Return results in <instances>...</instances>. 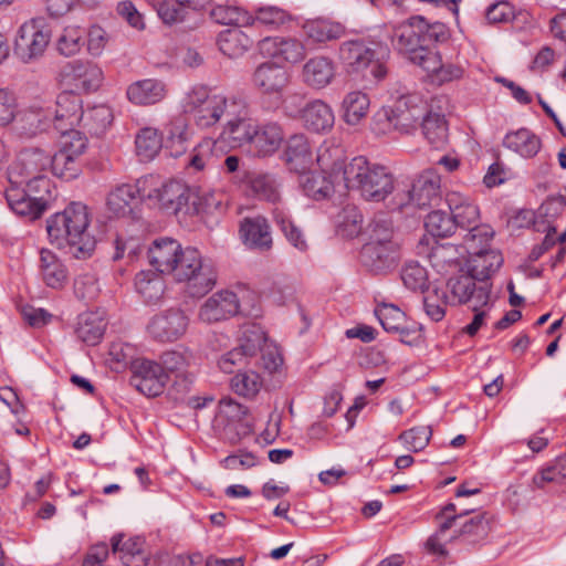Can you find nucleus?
Masks as SVG:
<instances>
[{
	"instance_id": "obj_30",
	"label": "nucleus",
	"mask_w": 566,
	"mask_h": 566,
	"mask_svg": "<svg viewBox=\"0 0 566 566\" xmlns=\"http://www.w3.org/2000/svg\"><path fill=\"white\" fill-rule=\"evenodd\" d=\"M40 274L43 282L52 289L63 287L69 279V272L62 261L50 250L40 251Z\"/></svg>"
},
{
	"instance_id": "obj_40",
	"label": "nucleus",
	"mask_w": 566,
	"mask_h": 566,
	"mask_svg": "<svg viewBox=\"0 0 566 566\" xmlns=\"http://www.w3.org/2000/svg\"><path fill=\"white\" fill-rule=\"evenodd\" d=\"M303 30L307 38L315 42L333 41L345 35V28L340 23L328 20L307 21Z\"/></svg>"
},
{
	"instance_id": "obj_37",
	"label": "nucleus",
	"mask_w": 566,
	"mask_h": 566,
	"mask_svg": "<svg viewBox=\"0 0 566 566\" xmlns=\"http://www.w3.org/2000/svg\"><path fill=\"white\" fill-rule=\"evenodd\" d=\"M420 122L427 140L434 148H442L448 142V125L444 116L427 111Z\"/></svg>"
},
{
	"instance_id": "obj_5",
	"label": "nucleus",
	"mask_w": 566,
	"mask_h": 566,
	"mask_svg": "<svg viewBox=\"0 0 566 566\" xmlns=\"http://www.w3.org/2000/svg\"><path fill=\"white\" fill-rule=\"evenodd\" d=\"M446 200L454 222V229L460 227L469 230L464 235L467 249H473V242L483 245L491 240L492 229L486 224H479L480 210L469 197L452 191L447 195Z\"/></svg>"
},
{
	"instance_id": "obj_6",
	"label": "nucleus",
	"mask_w": 566,
	"mask_h": 566,
	"mask_svg": "<svg viewBox=\"0 0 566 566\" xmlns=\"http://www.w3.org/2000/svg\"><path fill=\"white\" fill-rule=\"evenodd\" d=\"M440 177L432 170L421 174L410 189L397 190L388 203L391 210H403L408 207L430 208L440 201Z\"/></svg>"
},
{
	"instance_id": "obj_39",
	"label": "nucleus",
	"mask_w": 566,
	"mask_h": 566,
	"mask_svg": "<svg viewBox=\"0 0 566 566\" xmlns=\"http://www.w3.org/2000/svg\"><path fill=\"white\" fill-rule=\"evenodd\" d=\"M253 41L240 29H229L220 33L218 39L219 50L227 56L235 59L242 56Z\"/></svg>"
},
{
	"instance_id": "obj_38",
	"label": "nucleus",
	"mask_w": 566,
	"mask_h": 566,
	"mask_svg": "<svg viewBox=\"0 0 566 566\" xmlns=\"http://www.w3.org/2000/svg\"><path fill=\"white\" fill-rule=\"evenodd\" d=\"M370 101L366 93L353 91L345 95L342 108L343 118L349 125H357L365 118L369 111Z\"/></svg>"
},
{
	"instance_id": "obj_24",
	"label": "nucleus",
	"mask_w": 566,
	"mask_h": 566,
	"mask_svg": "<svg viewBox=\"0 0 566 566\" xmlns=\"http://www.w3.org/2000/svg\"><path fill=\"white\" fill-rule=\"evenodd\" d=\"M51 119V113L42 107H29L17 111L13 130L21 137L31 138L43 132Z\"/></svg>"
},
{
	"instance_id": "obj_59",
	"label": "nucleus",
	"mask_w": 566,
	"mask_h": 566,
	"mask_svg": "<svg viewBox=\"0 0 566 566\" xmlns=\"http://www.w3.org/2000/svg\"><path fill=\"white\" fill-rule=\"evenodd\" d=\"M84 33V30L75 25L64 28L56 43L59 52L65 56L76 54L81 50Z\"/></svg>"
},
{
	"instance_id": "obj_14",
	"label": "nucleus",
	"mask_w": 566,
	"mask_h": 566,
	"mask_svg": "<svg viewBox=\"0 0 566 566\" xmlns=\"http://www.w3.org/2000/svg\"><path fill=\"white\" fill-rule=\"evenodd\" d=\"M188 323V317L181 310L170 308L155 315L147 328L154 339L174 342L186 333Z\"/></svg>"
},
{
	"instance_id": "obj_56",
	"label": "nucleus",
	"mask_w": 566,
	"mask_h": 566,
	"mask_svg": "<svg viewBox=\"0 0 566 566\" xmlns=\"http://www.w3.org/2000/svg\"><path fill=\"white\" fill-rule=\"evenodd\" d=\"M274 218L287 241L298 251L305 252L308 244L301 229L282 211H275Z\"/></svg>"
},
{
	"instance_id": "obj_60",
	"label": "nucleus",
	"mask_w": 566,
	"mask_h": 566,
	"mask_svg": "<svg viewBox=\"0 0 566 566\" xmlns=\"http://www.w3.org/2000/svg\"><path fill=\"white\" fill-rule=\"evenodd\" d=\"M432 436V430L429 426L415 427L401 432L398 439L411 452L423 450Z\"/></svg>"
},
{
	"instance_id": "obj_49",
	"label": "nucleus",
	"mask_w": 566,
	"mask_h": 566,
	"mask_svg": "<svg viewBox=\"0 0 566 566\" xmlns=\"http://www.w3.org/2000/svg\"><path fill=\"white\" fill-rule=\"evenodd\" d=\"M368 241L366 243H395L392 221L385 213L374 217L367 228Z\"/></svg>"
},
{
	"instance_id": "obj_51",
	"label": "nucleus",
	"mask_w": 566,
	"mask_h": 566,
	"mask_svg": "<svg viewBox=\"0 0 566 566\" xmlns=\"http://www.w3.org/2000/svg\"><path fill=\"white\" fill-rule=\"evenodd\" d=\"M375 314L387 332L403 333L405 314L395 305L382 304L375 310Z\"/></svg>"
},
{
	"instance_id": "obj_52",
	"label": "nucleus",
	"mask_w": 566,
	"mask_h": 566,
	"mask_svg": "<svg viewBox=\"0 0 566 566\" xmlns=\"http://www.w3.org/2000/svg\"><path fill=\"white\" fill-rule=\"evenodd\" d=\"M426 230L433 237L446 238L454 232V222L452 217L444 211H431L424 221Z\"/></svg>"
},
{
	"instance_id": "obj_15",
	"label": "nucleus",
	"mask_w": 566,
	"mask_h": 566,
	"mask_svg": "<svg viewBox=\"0 0 566 566\" xmlns=\"http://www.w3.org/2000/svg\"><path fill=\"white\" fill-rule=\"evenodd\" d=\"M240 304L235 293L223 290L212 294L200 306L198 317L207 324L229 319L239 313Z\"/></svg>"
},
{
	"instance_id": "obj_62",
	"label": "nucleus",
	"mask_w": 566,
	"mask_h": 566,
	"mask_svg": "<svg viewBox=\"0 0 566 566\" xmlns=\"http://www.w3.org/2000/svg\"><path fill=\"white\" fill-rule=\"evenodd\" d=\"M566 207V197L563 195L549 197L538 209V217L546 224L543 230H549V226H554V221L563 213Z\"/></svg>"
},
{
	"instance_id": "obj_20",
	"label": "nucleus",
	"mask_w": 566,
	"mask_h": 566,
	"mask_svg": "<svg viewBox=\"0 0 566 566\" xmlns=\"http://www.w3.org/2000/svg\"><path fill=\"white\" fill-rule=\"evenodd\" d=\"M239 233L242 242L250 249L266 251L272 248L270 226L261 216L244 218L240 222Z\"/></svg>"
},
{
	"instance_id": "obj_63",
	"label": "nucleus",
	"mask_w": 566,
	"mask_h": 566,
	"mask_svg": "<svg viewBox=\"0 0 566 566\" xmlns=\"http://www.w3.org/2000/svg\"><path fill=\"white\" fill-rule=\"evenodd\" d=\"M409 60L422 67L430 75L431 80L442 63L439 53L429 50L427 45H423L420 50L412 54Z\"/></svg>"
},
{
	"instance_id": "obj_64",
	"label": "nucleus",
	"mask_w": 566,
	"mask_h": 566,
	"mask_svg": "<svg viewBox=\"0 0 566 566\" xmlns=\"http://www.w3.org/2000/svg\"><path fill=\"white\" fill-rule=\"evenodd\" d=\"M566 480V459H558L554 465L542 470L533 478L536 488H544L546 483H560Z\"/></svg>"
},
{
	"instance_id": "obj_35",
	"label": "nucleus",
	"mask_w": 566,
	"mask_h": 566,
	"mask_svg": "<svg viewBox=\"0 0 566 566\" xmlns=\"http://www.w3.org/2000/svg\"><path fill=\"white\" fill-rule=\"evenodd\" d=\"M186 282V292L191 297H201L209 293L217 283V273L209 262H205Z\"/></svg>"
},
{
	"instance_id": "obj_46",
	"label": "nucleus",
	"mask_w": 566,
	"mask_h": 566,
	"mask_svg": "<svg viewBox=\"0 0 566 566\" xmlns=\"http://www.w3.org/2000/svg\"><path fill=\"white\" fill-rule=\"evenodd\" d=\"M205 262L197 249L190 247L181 249L176 261V269H174L170 274H172L177 281H185L189 275L195 273L197 269H200V265Z\"/></svg>"
},
{
	"instance_id": "obj_23",
	"label": "nucleus",
	"mask_w": 566,
	"mask_h": 566,
	"mask_svg": "<svg viewBox=\"0 0 566 566\" xmlns=\"http://www.w3.org/2000/svg\"><path fill=\"white\" fill-rule=\"evenodd\" d=\"M474 509H467L463 512L457 513V506L453 503L444 505L436 515L438 521V530L426 542V548L429 553L446 556L448 554L444 546L441 544V538L455 523L457 520L473 512Z\"/></svg>"
},
{
	"instance_id": "obj_55",
	"label": "nucleus",
	"mask_w": 566,
	"mask_h": 566,
	"mask_svg": "<svg viewBox=\"0 0 566 566\" xmlns=\"http://www.w3.org/2000/svg\"><path fill=\"white\" fill-rule=\"evenodd\" d=\"M448 304H452V302L447 292L438 287L423 297L426 313L434 322H440L444 317Z\"/></svg>"
},
{
	"instance_id": "obj_43",
	"label": "nucleus",
	"mask_w": 566,
	"mask_h": 566,
	"mask_svg": "<svg viewBox=\"0 0 566 566\" xmlns=\"http://www.w3.org/2000/svg\"><path fill=\"white\" fill-rule=\"evenodd\" d=\"M136 153L142 161H148L156 157L163 147V138L157 129L146 127L136 136Z\"/></svg>"
},
{
	"instance_id": "obj_31",
	"label": "nucleus",
	"mask_w": 566,
	"mask_h": 566,
	"mask_svg": "<svg viewBox=\"0 0 566 566\" xmlns=\"http://www.w3.org/2000/svg\"><path fill=\"white\" fill-rule=\"evenodd\" d=\"M302 118L305 127L315 133L329 130L335 120L331 106L321 99L308 103L302 109Z\"/></svg>"
},
{
	"instance_id": "obj_13",
	"label": "nucleus",
	"mask_w": 566,
	"mask_h": 566,
	"mask_svg": "<svg viewBox=\"0 0 566 566\" xmlns=\"http://www.w3.org/2000/svg\"><path fill=\"white\" fill-rule=\"evenodd\" d=\"M132 368L130 384L138 391L147 397H156L163 391L168 375L160 364L148 359H137L133 363Z\"/></svg>"
},
{
	"instance_id": "obj_21",
	"label": "nucleus",
	"mask_w": 566,
	"mask_h": 566,
	"mask_svg": "<svg viewBox=\"0 0 566 566\" xmlns=\"http://www.w3.org/2000/svg\"><path fill=\"white\" fill-rule=\"evenodd\" d=\"M181 244L171 238H160L153 242L148 250L149 263L163 274H170L176 269Z\"/></svg>"
},
{
	"instance_id": "obj_61",
	"label": "nucleus",
	"mask_w": 566,
	"mask_h": 566,
	"mask_svg": "<svg viewBox=\"0 0 566 566\" xmlns=\"http://www.w3.org/2000/svg\"><path fill=\"white\" fill-rule=\"evenodd\" d=\"M60 142V149L82 161V156L87 148V138L78 130H64Z\"/></svg>"
},
{
	"instance_id": "obj_22",
	"label": "nucleus",
	"mask_w": 566,
	"mask_h": 566,
	"mask_svg": "<svg viewBox=\"0 0 566 566\" xmlns=\"http://www.w3.org/2000/svg\"><path fill=\"white\" fill-rule=\"evenodd\" d=\"M335 180L329 179L325 172L321 171H306L303 170L298 177V184L304 193L315 200H321L329 197L336 187V184L342 179V172L334 167L333 169Z\"/></svg>"
},
{
	"instance_id": "obj_12",
	"label": "nucleus",
	"mask_w": 566,
	"mask_h": 566,
	"mask_svg": "<svg viewBox=\"0 0 566 566\" xmlns=\"http://www.w3.org/2000/svg\"><path fill=\"white\" fill-rule=\"evenodd\" d=\"M48 168H51V154L40 148L21 151L15 166L17 172L22 177L20 184H25L30 189L35 188L34 184L49 186V180L44 176Z\"/></svg>"
},
{
	"instance_id": "obj_27",
	"label": "nucleus",
	"mask_w": 566,
	"mask_h": 566,
	"mask_svg": "<svg viewBox=\"0 0 566 566\" xmlns=\"http://www.w3.org/2000/svg\"><path fill=\"white\" fill-rule=\"evenodd\" d=\"M142 201L140 190L136 185L123 184L108 193V210L116 217L130 216Z\"/></svg>"
},
{
	"instance_id": "obj_11",
	"label": "nucleus",
	"mask_w": 566,
	"mask_h": 566,
	"mask_svg": "<svg viewBox=\"0 0 566 566\" xmlns=\"http://www.w3.org/2000/svg\"><path fill=\"white\" fill-rule=\"evenodd\" d=\"M61 75L66 85L83 93L97 91L104 78L103 71L97 64L82 60L69 62Z\"/></svg>"
},
{
	"instance_id": "obj_57",
	"label": "nucleus",
	"mask_w": 566,
	"mask_h": 566,
	"mask_svg": "<svg viewBox=\"0 0 566 566\" xmlns=\"http://www.w3.org/2000/svg\"><path fill=\"white\" fill-rule=\"evenodd\" d=\"M401 279L405 286L415 292H424L429 286L427 270L418 262L407 263L402 269Z\"/></svg>"
},
{
	"instance_id": "obj_50",
	"label": "nucleus",
	"mask_w": 566,
	"mask_h": 566,
	"mask_svg": "<svg viewBox=\"0 0 566 566\" xmlns=\"http://www.w3.org/2000/svg\"><path fill=\"white\" fill-rule=\"evenodd\" d=\"M289 20L290 15L285 10L275 6H265L258 8L252 13V23L250 25L261 24L271 29H277Z\"/></svg>"
},
{
	"instance_id": "obj_29",
	"label": "nucleus",
	"mask_w": 566,
	"mask_h": 566,
	"mask_svg": "<svg viewBox=\"0 0 566 566\" xmlns=\"http://www.w3.org/2000/svg\"><path fill=\"white\" fill-rule=\"evenodd\" d=\"M282 128L274 123L256 126L249 151L256 156H269L275 153L283 142Z\"/></svg>"
},
{
	"instance_id": "obj_10",
	"label": "nucleus",
	"mask_w": 566,
	"mask_h": 566,
	"mask_svg": "<svg viewBox=\"0 0 566 566\" xmlns=\"http://www.w3.org/2000/svg\"><path fill=\"white\" fill-rule=\"evenodd\" d=\"M50 38V31L43 25L42 20L32 19L19 28L14 52L23 62L35 60L44 53Z\"/></svg>"
},
{
	"instance_id": "obj_32",
	"label": "nucleus",
	"mask_w": 566,
	"mask_h": 566,
	"mask_svg": "<svg viewBox=\"0 0 566 566\" xmlns=\"http://www.w3.org/2000/svg\"><path fill=\"white\" fill-rule=\"evenodd\" d=\"M503 146L524 158H532L539 151L542 142L530 129L520 128L505 135Z\"/></svg>"
},
{
	"instance_id": "obj_8",
	"label": "nucleus",
	"mask_w": 566,
	"mask_h": 566,
	"mask_svg": "<svg viewBox=\"0 0 566 566\" xmlns=\"http://www.w3.org/2000/svg\"><path fill=\"white\" fill-rule=\"evenodd\" d=\"M339 56L350 72L363 73L367 77V71L376 81L387 76V66L376 59V52L363 41H347L339 48Z\"/></svg>"
},
{
	"instance_id": "obj_25",
	"label": "nucleus",
	"mask_w": 566,
	"mask_h": 566,
	"mask_svg": "<svg viewBox=\"0 0 566 566\" xmlns=\"http://www.w3.org/2000/svg\"><path fill=\"white\" fill-rule=\"evenodd\" d=\"M473 249H468L472 254L468 262V272L483 283L502 266L503 256L495 250H478L476 242H473Z\"/></svg>"
},
{
	"instance_id": "obj_54",
	"label": "nucleus",
	"mask_w": 566,
	"mask_h": 566,
	"mask_svg": "<svg viewBox=\"0 0 566 566\" xmlns=\"http://www.w3.org/2000/svg\"><path fill=\"white\" fill-rule=\"evenodd\" d=\"M250 188L260 199L275 202L280 198L276 179L269 174H258L250 179Z\"/></svg>"
},
{
	"instance_id": "obj_17",
	"label": "nucleus",
	"mask_w": 566,
	"mask_h": 566,
	"mask_svg": "<svg viewBox=\"0 0 566 566\" xmlns=\"http://www.w3.org/2000/svg\"><path fill=\"white\" fill-rule=\"evenodd\" d=\"M290 82L287 71L271 62L260 64L252 74V84L264 95L281 96Z\"/></svg>"
},
{
	"instance_id": "obj_47",
	"label": "nucleus",
	"mask_w": 566,
	"mask_h": 566,
	"mask_svg": "<svg viewBox=\"0 0 566 566\" xmlns=\"http://www.w3.org/2000/svg\"><path fill=\"white\" fill-rule=\"evenodd\" d=\"M81 160L61 149L51 155V170L60 178L66 180L76 178L81 172Z\"/></svg>"
},
{
	"instance_id": "obj_48",
	"label": "nucleus",
	"mask_w": 566,
	"mask_h": 566,
	"mask_svg": "<svg viewBox=\"0 0 566 566\" xmlns=\"http://www.w3.org/2000/svg\"><path fill=\"white\" fill-rule=\"evenodd\" d=\"M216 22L224 25L248 27L252 23V13L230 6H217L211 10Z\"/></svg>"
},
{
	"instance_id": "obj_19",
	"label": "nucleus",
	"mask_w": 566,
	"mask_h": 566,
	"mask_svg": "<svg viewBox=\"0 0 566 566\" xmlns=\"http://www.w3.org/2000/svg\"><path fill=\"white\" fill-rule=\"evenodd\" d=\"M361 262L371 272L381 273L395 266L398 259L397 243H365Z\"/></svg>"
},
{
	"instance_id": "obj_9",
	"label": "nucleus",
	"mask_w": 566,
	"mask_h": 566,
	"mask_svg": "<svg viewBox=\"0 0 566 566\" xmlns=\"http://www.w3.org/2000/svg\"><path fill=\"white\" fill-rule=\"evenodd\" d=\"M478 279L470 272L454 275L448 280L447 287L452 304H471L472 311L485 306L490 300L491 285L483 282L476 285Z\"/></svg>"
},
{
	"instance_id": "obj_2",
	"label": "nucleus",
	"mask_w": 566,
	"mask_h": 566,
	"mask_svg": "<svg viewBox=\"0 0 566 566\" xmlns=\"http://www.w3.org/2000/svg\"><path fill=\"white\" fill-rule=\"evenodd\" d=\"M88 224L87 208L74 202L46 221V231L51 242L59 249L69 247L74 256L86 258L96 244L94 237L87 231Z\"/></svg>"
},
{
	"instance_id": "obj_1",
	"label": "nucleus",
	"mask_w": 566,
	"mask_h": 566,
	"mask_svg": "<svg viewBox=\"0 0 566 566\" xmlns=\"http://www.w3.org/2000/svg\"><path fill=\"white\" fill-rule=\"evenodd\" d=\"M186 113H192L196 124L202 128L222 123L220 137L234 146L250 147L255 125L249 118L247 101L241 96L213 93L207 86L191 87L182 99Z\"/></svg>"
},
{
	"instance_id": "obj_36",
	"label": "nucleus",
	"mask_w": 566,
	"mask_h": 566,
	"mask_svg": "<svg viewBox=\"0 0 566 566\" xmlns=\"http://www.w3.org/2000/svg\"><path fill=\"white\" fill-rule=\"evenodd\" d=\"M490 532V521L484 513L465 521L450 541L461 539L469 545H475L485 539Z\"/></svg>"
},
{
	"instance_id": "obj_58",
	"label": "nucleus",
	"mask_w": 566,
	"mask_h": 566,
	"mask_svg": "<svg viewBox=\"0 0 566 566\" xmlns=\"http://www.w3.org/2000/svg\"><path fill=\"white\" fill-rule=\"evenodd\" d=\"M262 381L255 371L238 373L231 379V388L234 392L243 397H254L261 389Z\"/></svg>"
},
{
	"instance_id": "obj_3",
	"label": "nucleus",
	"mask_w": 566,
	"mask_h": 566,
	"mask_svg": "<svg viewBox=\"0 0 566 566\" xmlns=\"http://www.w3.org/2000/svg\"><path fill=\"white\" fill-rule=\"evenodd\" d=\"M396 94L394 102L382 106L373 117L371 129L376 135L385 136L394 132L410 135L417 130L427 112V103L421 94L411 93L406 87L396 90Z\"/></svg>"
},
{
	"instance_id": "obj_4",
	"label": "nucleus",
	"mask_w": 566,
	"mask_h": 566,
	"mask_svg": "<svg viewBox=\"0 0 566 566\" xmlns=\"http://www.w3.org/2000/svg\"><path fill=\"white\" fill-rule=\"evenodd\" d=\"M338 172H342L344 188L357 190L368 201H384L395 190V178L389 169L363 156L338 167Z\"/></svg>"
},
{
	"instance_id": "obj_7",
	"label": "nucleus",
	"mask_w": 566,
	"mask_h": 566,
	"mask_svg": "<svg viewBox=\"0 0 566 566\" xmlns=\"http://www.w3.org/2000/svg\"><path fill=\"white\" fill-rule=\"evenodd\" d=\"M149 199L158 202L160 209L175 216L196 214L200 208L198 196L184 182L170 180L148 193Z\"/></svg>"
},
{
	"instance_id": "obj_26",
	"label": "nucleus",
	"mask_w": 566,
	"mask_h": 566,
	"mask_svg": "<svg viewBox=\"0 0 566 566\" xmlns=\"http://www.w3.org/2000/svg\"><path fill=\"white\" fill-rule=\"evenodd\" d=\"M336 75L334 62L325 56L310 59L303 66L302 77L304 83L314 88L322 90L329 85Z\"/></svg>"
},
{
	"instance_id": "obj_44",
	"label": "nucleus",
	"mask_w": 566,
	"mask_h": 566,
	"mask_svg": "<svg viewBox=\"0 0 566 566\" xmlns=\"http://www.w3.org/2000/svg\"><path fill=\"white\" fill-rule=\"evenodd\" d=\"M106 323L96 314H86L81 317L76 328L77 337L87 345L98 344L104 335Z\"/></svg>"
},
{
	"instance_id": "obj_33",
	"label": "nucleus",
	"mask_w": 566,
	"mask_h": 566,
	"mask_svg": "<svg viewBox=\"0 0 566 566\" xmlns=\"http://www.w3.org/2000/svg\"><path fill=\"white\" fill-rule=\"evenodd\" d=\"M191 356L184 352H166L161 356V367L164 370L170 373H177L174 389L178 392L187 391L189 385L192 382L190 375L184 374L186 367L189 365Z\"/></svg>"
},
{
	"instance_id": "obj_18",
	"label": "nucleus",
	"mask_w": 566,
	"mask_h": 566,
	"mask_svg": "<svg viewBox=\"0 0 566 566\" xmlns=\"http://www.w3.org/2000/svg\"><path fill=\"white\" fill-rule=\"evenodd\" d=\"M82 98L74 92H62L56 98L54 116L50 119L59 132L72 129L81 124Z\"/></svg>"
},
{
	"instance_id": "obj_41",
	"label": "nucleus",
	"mask_w": 566,
	"mask_h": 566,
	"mask_svg": "<svg viewBox=\"0 0 566 566\" xmlns=\"http://www.w3.org/2000/svg\"><path fill=\"white\" fill-rule=\"evenodd\" d=\"M113 122V112L106 105H95L83 111L81 124L82 127L87 129L93 135H99Z\"/></svg>"
},
{
	"instance_id": "obj_42",
	"label": "nucleus",
	"mask_w": 566,
	"mask_h": 566,
	"mask_svg": "<svg viewBox=\"0 0 566 566\" xmlns=\"http://www.w3.org/2000/svg\"><path fill=\"white\" fill-rule=\"evenodd\" d=\"M137 292L148 303L157 302L165 291L164 280L150 271H142L135 277Z\"/></svg>"
},
{
	"instance_id": "obj_16",
	"label": "nucleus",
	"mask_w": 566,
	"mask_h": 566,
	"mask_svg": "<svg viewBox=\"0 0 566 566\" xmlns=\"http://www.w3.org/2000/svg\"><path fill=\"white\" fill-rule=\"evenodd\" d=\"M426 20L422 17H412L409 20L396 25L392 31V45L400 53L410 57L423 45V30Z\"/></svg>"
},
{
	"instance_id": "obj_34",
	"label": "nucleus",
	"mask_w": 566,
	"mask_h": 566,
	"mask_svg": "<svg viewBox=\"0 0 566 566\" xmlns=\"http://www.w3.org/2000/svg\"><path fill=\"white\" fill-rule=\"evenodd\" d=\"M285 158L290 168L296 172H301L308 168L313 158L310 144L305 136L294 135L289 138L285 149Z\"/></svg>"
},
{
	"instance_id": "obj_45",
	"label": "nucleus",
	"mask_w": 566,
	"mask_h": 566,
	"mask_svg": "<svg viewBox=\"0 0 566 566\" xmlns=\"http://www.w3.org/2000/svg\"><path fill=\"white\" fill-rule=\"evenodd\" d=\"M189 130L186 123L181 119L171 122L168 126L165 147L170 156L179 157L188 148Z\"/></svg>"
},
{
	"instance_id": "obj_53",
	"label": "nucleus",
	"mask_w": 566,
	"mask_h": 566,
	"mask_svg": "<svg viewBox=\"0 0 566 566\" xmlns=\"http://www.w3.org/2000/svg\"><path fill=\"white\" fill-rule=\"evenodd\" d=\"M268 343L265 333L258 325H247L239 338V346L250 356H255Z\"/></svg>"
},
{
	"instance_id": "obj_28",
	"label": "nucleus",
	"mask_w": 566,
	"mask_h": 566,
	"mask_svg": "<svg viewBox=\"0 0 566 566\" xmlns=\"http://www.w3.org/2000/svg\"><path fill=\"white\" fill-rule=\"evenodd\" d=\"M126 94L128 99L135 105H154L165 98L167 87L160 80L145 78L132 83Z\"/></svg>"
}]
</instances>
